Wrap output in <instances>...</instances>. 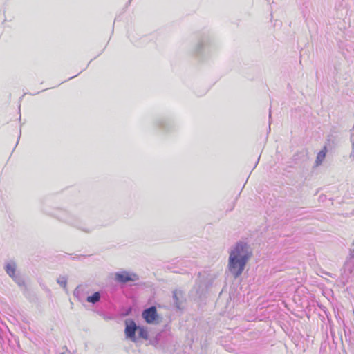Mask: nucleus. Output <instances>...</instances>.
I'll return each mask as SVG.
<instances>
[{
  "instance_id": "17",
  "label": "nucleus",
  "mask_w": 354,
  "mask_h": 354,
  "mask_svg": "<svg viewBox=\"0 0 354 354\" xmlns=\"http://www.w3.org/2000/svg\"><path fill=\"white\" fill-rule=\"evenodd\" d=\"M349 258L350 259L354 258V248L353 250H350Z\"/></svg>"
},
{
  "instance_id": "19",
  "label": "nucleus",
  "mask_w": 354,
  "mask_h": 354,
  "mask_svg": "<svg viewBox=\"0 0 354 354\" xmlns=\"http://www.w3.org/2000/svg\"><path fill=\"white\" fill-rule=\"evenodd\" d=\"M269 118H271V111L270 110V113H269Z\"/></svg>"
},
{
  "instance_id": "14",
  "label": "nucleus",
  "mask_w": 354,
  "mask_h": 354,
  "mask_svg": "<svg viewBox=\"0 0 354 354\" xmlns=\"http://www.w3.org/2000/svg\"><path fill=\"white\" fill-rule=\"evenodd\" d=\"M57 282L62 287L66 288L67 285V278L65 276H59L57 279Z\"/></svg>"
},
{
  "instance_id": "18",
  "label": "nucleus",
  "mask_w": 354,
  "mask_h": 354,
  "mask_svg": "<svg viewBox=\"0 0 354 354\" xmlns=\"http://www.w3.org/2000/svg\"><path fill=\"white\" fill-rule=\"evenodd\" d=\"M259 160V158H258L257 162L255 163V166H254V167L257 165Z\"/></svg>"
},
{
  "instance_id": "15",
  "label": "nucleus",
  "mask_w": 354,
  "mask_h": 354,
  "mask_svg": "<svg viewBox=\"0 0 354 354\" xmlns=\"http://www.w3.org/2000/svg\"><path fill=\"white\" fill-rule=\"evenodd\" d=\"M158 125L164 129H167V122L164 120H160L158 122Z\"/></svg>"
},
{
  "instance_id": "6",
  "label": "nucleus",
  "mask_w": 354,
  "mask_h": 354,
  "mask_svg": "<svg viewBox=\"0 0 354 354\" xmlns=\"http://www.w3.org/2000/svg\"><path fill=\"white\" fill-rule=\"evenodd\" d=\"M142 317L147 324H153L158 318L157 309L152 306L142 311Z\"/></svg>"
},
{
  "instance_id": "10",
  "label": "nucleus",
  "mask_w": 354,
  "mask_h": 354,
  "mask_svg": "<svg viewBox=\"0 0 354 354\" xmlns=\"http://www.w3.org/2000/svg\"><path fill=\"white\" fill-rule=\"evenodd\" d=\"M101 294L100 292H95L93 295L86 297V301L95 304L100 301Z\"/></svg>"
},
{
  "instance_id": "13",
  "label": "nucleus",
  "mask_w": 354,
  "mask_h": 354,
  "mask_svg": "<svg viewBox=\"0 0 354 354\" xmlns=\"http://www.w3.org/2000/svg\"><path fill=\"white\" fill-rule=\"evenodd\" d=\"M138 331L139 337L144 339H148V331L145 328L138 326Z\"/></svg>"
},
{
  "instance_id": "16",
  "label": "nucleus",
  "mask_w": 354,
  "mask_h": 354,
  "mask_svg": "<svg viewBox=\"0 0 354 354\" xmlns=\"http://www.w3.org/2000/svg\"><path fill=\"white\" fill-rule=\"evenodd\" d=\"M160 338H161V334H160V333H158V334L156 335L155 338H154V340H153V344L155 346H157V345H158V342H159V341H160Z\"/></svg>"
},
{
  "instance_id": "3",
  "label": "nucleus",
  "mask_w": 354,
  "mask_h": 354,
  "mask_svg": "<svg viewBox=\"0 0 354 354\" xmlns=\"http://www.w3.org/2000/svg\"><path fill=\"white\" fill-rule=\"evenodd\" d=\"M139 279L137 274L127 271H120L115 273V280L120 283H127L130 281H136Z\"/></svg>"
},
{
  "instance_id": "4",
  "label": "nucleus",
  "mask_w": 354,
  "mask_h": 354,
  "mask_svg": "<svg viewBox=\"0 0 354 354\" xmlns=\"http://www.w3.org/2000/svg\"><path fill=\"white\" fill-rule=\"evenodd\" d=\"M138 326L133 319H127L125 321V335L127 339H129L133 342L137 340L136 333L138 331Z\"/></svg>"
},
{
  "instance_id": "11",
  "label": "nucleus",
  "mask_w": 354,
  "mask_h": 354,
  "mask_svg": "<svg viewBox=\"0 0 354 354\" xmlns=\"http://www.w3.org/2000/svg\"><path fill=\"white\" fill-rule=\"evenodd\" d=\"M326 148L325 147L322 150H321L317 153L316 160H315V164L317 166H319V165L322 164V162H323V160H324V158L326 157Z\"/></svg>"
},
{
  "instance_id": "9",
  "label": "nucleus",
  "mask_w": 354,
  "mask_h": 354,
  "mask_svg": "<svg viewBox=\"0 0 354 354\" xmlns=\"http://www.w3.org/2000/svg\"><path fill=\"white\" fill-rule=\"evenodd\" d=\"M172 297L174 305L177 308L180 309L181 308V301L180 298L182 297V292L180 291L174 290L172 292Z\"/></svg>"
},
{
  "instance_id": "7",
  "label": "nucleus",
  "mask_w": 354,
  "mask_h": 354,
  "mask_svg": "<svg viewBox=\"0 0 354 354\" xmlns=\"http://www.w3.org/2000/svg\"><path fill=\"white\" fill-rule=\"evenodd\" d=\"M4 268L6 274L10 278L13 277L15 275L17 274V272H16L17 264L13 261H9L7 263H6Z\"/></svg>"
},
{
  "instance_id": "2",
  "label": "nucleus",
  "mask_w": 354,
  "mask_h": 354,
  "mask_svg": "<svg viewBox=\"0 0 354 354\" xmlns=\"http://www.w3.org/2000/svg\"><path fill=\"white\" fill-rule=\"evenodd\" d=\"M57 217L59 220L73 226L84 232L91 233L94 230L93 226L83 223L78 217L66 210H60L57 213Z\"/></svg>"
},
{
  "instance_id": "12",
  "label": "nucleus",
  "mask_w": 354,
  "mask_h": 354,
  "mask_svg": "<svg viewBox=\"0 0 354 354\" xmlns=\"http://www.w3.org/2000/svg\"><path fill=\"white\" fill-rule=\"evenodd\" d=\"M73 295L78 301H81L83 299V288L81 286H78L73 291Z\"/></svg>"
},
{
  "instance_id": "1",
  "label": "nucleus",
  "mask_w": 354,
  "mask_h": 354,
  "mask_svg": "<svg viewBox=\"0 0 354 354\" xmlns=\"http://www.w3.org/2000/svg\"><path fill=\"white\" fill-rule=\"evenodd\" d=\"M252 256L250 245L242 241L236 242L229 253L228 270L234 279L239 277Z\"/></svg>"
},
{
  "instance_id": "8",
  "label": "nucleus",
  "mask_w": 354,
  "mask_h": 354,
  "mask_svg": "<svg viewBox=\"0 0 354 354\" xmlns=\"http://www.w3.org/2000/svg\"><path fill=\"white\" fill-rule=\"evenodd\" d=\"M12 279L17 284V286L22 290H26V285L24 278L21 277L19 272H17L16 275L12 277Z\"/></svg>"
},
{
  "instance_id": "5",
  "label": "nucleus",
  "mask_w": 354,
  "mask_h": 354,
  "mask_svg": "<svg viewBox=\"0 0 354 354\" xmlns=\"http://www.w3.org/2000/svg\"><path fill=\"white\" fill-rule=\"evenodd\" d=\"M194 53L196 55H202L209 53V39L207 37H201L194 49Z\"/></svg>"
}]
</instances>
